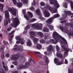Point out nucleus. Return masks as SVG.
Segmentation results:
<instances>
[{
    "instance_id": "1",
    "label": "nucleus",
    "mask_w": 73,
    "mask_h": 73,
    "mask_svg": "<svg viewBox=\"0 0 73 73\" xmlns=\"http://www.w3.org/2000/svg\"><path fill=\"white\" fill-rule=\"evenodd\" d=\"M52 37L55 39V40L52 39H51L49 40V42L50 43H53L54 44H57L58 42V41L59 40H61L60 44H61L62 47V49L64 50V56H67L68 54V52H69V49H66L64 44H67V42L66 40L63 38L61 36L58 35L56 31L54 32L52 34Z\"/></svg>"
},
{
    "instance_id": "2",
    "label": "nucleus",
    "mask_w": 73,
    "mask_h": 73,
    "mask_svg": "<svg viewBox=\"0 0 73 73\" xmlns=\"http://www.w3.org/2000/svg\"><path fill=\"white\" fill-rule=\"evenodd\" d=\"M49 1L50 4H53V5H54L55 8L54 7H53L52 8L49 6V5H45L46 8L48 9L50 11L51 13H56L57 12V9L59 7H60V5H59V4H58L57 1L54 2V0H49Z\"/></svg>"
},
{
    "instance_id": "3",
    "label": "nucleus",
    "mask_w": 73,
    "mask_h": 73,
    "mask_svg": "<svg viewBox=\"0 0 73 73\" xmlns=\"http://www.w3.org/2000/svg\"><path fill=\"white\" fill-rule=\"evenodd\" d=\"M60 29L62 32L64 31V32L66 33L67 34H68L69 36L73 37V30L72 29H70L69 31L68 28L65 27L64 28L62 26H60Z\"/></svg>"
},
{
    "instance_id": "4",
    "label": "nucleus",
    "mask_w": 73,
    "mask_h": 73,
    "mask_svg": "<svg viewBox=\"0 0 73 73\" xmlns=\"http://www.w3.org/2000/svg\"><path fill=\"white\" fill-rule=\"evenodd\" d=\"M53 17H51L45 21V23L47 27H49L50 30V31H52V30L54 28V26L52 25H51L49 24H52L53 22Z\"/></svg>"
},
{
    "instance_id": "5",
    "label": "nucleus",
    "mask_w": 73,
    "mask_h": 73,
    "mask_svg": "<svg viewBox=\"0 0 73 73\" xmlns=\"http://www.w3.org/2000/svg\"><path fill=\"white\" fill-rule=\"evenodd\" d=\"M11 20L13 23L11 24V26L14 28H16L17 26H18L20 24V22L19 21V19L17 18H12Z\"/></svg>"
},
{
    "instance_id": "6",
    "label": "nucleus",
    "mask_w": 73,
    "mask_h": 73,
    "mask_svg": "<svg viewBox=\"0 0 73 73\" xmlns=\"http://www.w3.org/2000/svg\"><path fill=\"white\" fill-rule=\"evenodd\" d=\"M30 37L33 40L34 43L35 44H36L37 41H38V39L35 37L33 36H35V33L34 31H30L29 32Z\"/></svg>"
},
{
    "instance_id": "7",
    "label": "nucleus",
    "mask_w": 73,
    "mask_h": 73,
    "mask_svg": "<svg viewBox=\"0 0 73 73\" xmlns=\"http://www.w3.org/2000/svg\"><path fill=\"white\" fill-rule=\"evenodd\" d=\"M65 14H64L63 15L62 18H60V20L62 21L63 19L64 20L65 18H66L67 16V14H68L69 16H71V18H72L73 17V13H71V12L70 11H66L65 13Z\"/></svg>"
},
{
    "instance_id": "8",
    "label": "nucleus",
    "mask_w": 73,
    "mask_h": 73,
    "mask_svg": "<svg viewBox=\"0 0 73 73\" xmlns=\"http://www.w3.org/2000/svg\"><path fill=\"white\" fill-rule=\"evenodd\" d=\"M15 38L17 40H18L16 42V43L17 44L21 43V45H23V44H24V43H25V40L21 38L19 36H16L15 37Z\"/></svg>"
},
{
    "instance_id": "9",
    "label": "nucleus",
    "mask_w": 73,
    "mask_h": 73,
    "mask_svg": "<svg viewBox=\"0 0 73 73\" xmlns=\"http://www.w3.org/2000/svg\"><path fill=\"white\" fill-rule=\"evenodd\" d=\"M33 27L35 28L37 30H41L42 29V27L40 26H42V24L41 23L34 24L33 25Z\"/></svg>"
},
{
    "instance_id": "10",
    "label": "nucleus",
    "mask_w": 73,
    "mask_h": 73,
    "mask_svg": "<svg viewBox=\"0 0 73 73\" xmlns=\"http://www.w3.org/2000/svg\"><path fill=\"white\" fill-rule=\"evenodd\" d=\"M13 49L14 50H17L18 52H21L23 50V46H20L17 48V46L15 45Z\"/></svg>"
},
{
    "instance_id": "11",
    "label": "nucleus",
    "mask_w": 73,
    "mask_h": 73,
    "mask_svg": "<svg viewBox=\"0 0 73 73\" xmlns=\"http://www.w3.org/2000/svg\"><path fill=\"white\" fill-rule=\"evenodd\" d=\"M8 10L11 12L12 14L14 16L16 15V13L18 11L17 9H15V8H13L12 9L11 8L9 7Z\"/></svg>"
},
{
    "instance_id": "12",
    "label": "nucleus",
    "mask_w": 73,
    "mask_h": 73,
    "mask_svg": "<svg viewBox=\"0 0 73 73\" xmlns=\"http://www.w3.org/2000/svg\"><path fill=\"white\" fill-rule=\"evenodd\" d=\"M53 46L51 45H49L47 48V50L48 52H54Z\"/></svg>"
},
{
    "instance_id": "13",
    "label": "nucleus",
    "mask_w": 73,
    "mask_h": 73,
    "mask_svg": "<svg viewBox=\"0 0 73 73\" xmlns=\"http://www.w3.org/2000/svg\"><path fill=\"white\" fill-rule=\"evenodd\" d=\"M18 56L19 54H16L15 55H12L11 58V60H13L14 61H15L19 57H18Z\"/></svg>"
},
{
    "instance_id": "14",
    "label": "nucleus",
    "mask_w": 73,
    "mask_h": 73,
    "mask_svg": "<svg viewBox=\"0 0 73 73\" xmlns=\"http://www.w3.org/2000/svg\"><path fill=\"white\" fill-rule=\"evenodd\" d=\"M44 11L43 13L45 15L44 17H49L50 16V13H49V12L46 10H44Z\"/></svg>"
},
{
    "instance_id": "15",
    "label": "nucleus",
    "mask_w": 73,
    "mask_h": 73,
    "mask_svg": "<svg viewBox=\"0 0 73 73\" xmlns=\"http://www.w3.org/2000/svg\"><path fill=\"white\" fill-rule=\"evenodd\" d=\"M5 17L6 19H9V12L7 11H5Z\"/></svg>"
},
{
    "instance_id": "16",
    "label": "nucleus",
    "mask_w": 73,
    "mask_h": 73,
    "mask_svg": "<svg viewBox=\"0 0 73 73\" xmlns=\"http://www.w3.org/2000/svg\"><path fill=\"white\" fill-rule=\"evenodd\" d=\"M4 48H5V46L4 45H2L1 46L0 50L1 52H2V54H4L5 53L4 52H3Z\"/></svg>"
},
{
    "instance_id": "17",
    "label": "nucleus",
    "mask_w": 73,
    "mask_h": 73,
    "mask_svg": "<svg viewBox=\"0 0 73 73\" xmlns=\"http://www.w3.org/2000/svg\"><path fill=\"white\" fill-rule=\"evenodd\" d=\"M44 60H45V63L46 64H44V65H46V64H49V61H48V58L46 56H45L44 57Z\"/></svg>"
},
{
    "instance_id": "18",
    "label": "nucleus",
    "mask_w": 73,
    "mask_h": 73,
    "mask_svg": "<svg viewBox=\"0 0 73 73\" xmlns=\"http://www.w3.org/2000/svg\"><path fill=\"white\" fill-rule=\"evenodd\" d=\"M30 60L29 61V62H27L25 63V66L26 68H28V66H29L30 65V62L31 61H32V60H31V58H30Z\"/></svg>"
},
{
    "instance_id": "19",
    "label": "nucleus",
    "mask_w": 73,
    "mask_h": 73,
    "mask_svg": "<svg viewBox=\"0 0 73 73\" xmlns=\"http://www.w3.org/2000/svg\"><path fill=\"white\" fill-rule=\"evenodd\" d=\"M22 68H25V67L22 64H21L19 65V67H17V69L18 70H20V69H21Z\"/></svg>"
},
{
    "instance_id": "20",
    "label": "nucleus",
    "mask_w": 73,
    "mask_h": 73,
    "mask_svg": "<svg viewBox=\"0 0 73 73\" xmlns=\"http://www.w3.org/2000/svg\"><path fill=\"white\" fill-rule=\"evenodd\" d=\"M64 64V61L63 60H61V61L59 62H57V63H56V64L57 65H61V64Z\"/></svg>"
},
{
    "instance_id": "21",
    "label": "nucleus",
    "mask_w": 73,
    "mask_h": 73,
    "mask_svg": "<svg viewBox=\"0 0 73 73\" xmlns=\"http://www.w3.org/2000/svg\"><path fill=\"white\" fill-rule=\"evenodd\" d=\"M36 47L38 49H40L42 48V46L40 44L38 43L36 45Z\"/></svg>"
},
{
    "instance_id": "22",
    "label": "nucleus",
    "mask_w": 73,
    "mask_h": 73,
    "mask_svg": "<svg viewBox=\"0 0 73 73\" xmlns=\"http://www.w3.org/2000/svg\"><path fill=\"white\" fill-rule=\"evenodd\" d=\"M36 13L38 14V15L40 16L41 15V13H40V9H38L36 11Z\"/></svg>"
},
{
    "instance_id": "23",
    "label": "nucleus",
    "mask_w": 73,
    "mask_h": 73,
    "mask_svg": "<svg viewBox=\"0 0 73 73\" xmlns=\"http://www.w3.org/2000/svg\"><path fill=\"white\" fill-rule=\"evenodd\" d=\"M27 44L28 46H31L32 45V43L31 41L29 39L27 42Z\"/></svg>"
},
{
    "instance_id": "24",
    "label": "nucleus",
    "mask_w": 73,
    "mask_h": 73,
    "mask_svg": "<svg viewBox=\"0 0 73 73\" xmlns=\"http://www.w3.org/2000/svg\"><path fill=\"white\" fill-rule=\"evenodd\" d=\"M43 31L45 32H48L49 31V29L46 27H45L43 29Z\"/></svg>"
},
{
    "instance_id": "25",
    "label": "nucleus",
    "mask_w": 73,
    "mask_h": 73,
    "mask_svg": "<svg viewBox=\"0 0 73 73\" xmlns=\"http://www.w3.org/2000/svg\"><path fill=\"white\" fill-rule=\"evenodd\" d=\"M37 34L38 35L40 36L41 37L44 36V34H43V33H41V32H38L37 33Z\"/></svg>"
},
{
    "instance_id": "26",
    "label": "nucleus",
    "mask_w": 73,
    "mask_h": 73,
    "mask_svg": "<svg viewBox=\"0 0 73 73\" xmlns=\"http://www.w3.org/2000/svg\"><path fill=\"white\" fill-rule=\"evenodd\" d=\"M56 56L58 57H60V58H62L63 57L61 53L57 54Z\"/></svg>"
},
{
    "instance_id": "27",
    "label": "nucleus",
    "mask_w": 73,
    "mask_h": 73,
    "mask_svg": "<svg viewBox=\"0 0 73 73\" xmlns=\"http://www.w3.org/2000/svg\"><path fill=\"white\" fill-rule=\"evenodd\" d=\"M60 17V15L58 14H57L54 15L53 17H53V20H54V18H57V17Z\"/></svg>"
},
{
    "instance_id": "28",
    "label": "nucleus",
    "mask_w": 73,
    "mask_h": 73,
    "mask_svg": "<svg viewBox=\"0 0 73 73\" xmlns=\"http://www.w3.org/2000/svg\"><path fill=\"white\" fill-rule=\"evenodd\" d=\"M27 14L30 17H33V14H32V13H31V12L28 11Z\"/></svg>"
},
{
    "instance_id": "29",
    "label": "nucleus",
    "mask_w": 73,
    "mask_h": 73,
    "mask_svg": "<svg viewBox=\"0 0 73 73\" xmlns=\"http://www.w3.org/2000/svg\"><path fill=\"white\" fill-rule=\"evenodd\" d=\"M8 21H7V20L6 19H5L4 21V25L5 26H7V25H8Z\"/></svg>"
},
{
    "instance_id": "30",
    "label": "nucleus",
    "mask_w": 73,
    "mask_h": 73,
    "mask_svg": "<svg viewBox=\"0 0 73 73\" xmlns=\"http://www.w3.org/2000/svg\"><path fill=\"white\" fill-rule=\"evenodd\" d=\"M17 7H18L19 8L22 7V3L20 2H19V3L18 4L17 3Z\"/></svg>"
},
{
    "instance_id": "31",
    "label": "nucleus",
    "mask_w": 73,
    "mask_h": 73,
    "mask_svg": "<svg viewBox=\"0 0 73 73\" xmlns=\"http://www.w3.org/2000/svg\"><path fill=\"white\" fill-rule=\"evenodd\" d=\"M40 43L41 44H44V43H45L46 41L43 39H40Z\"/></svg>"
},
{
    "instance_id": "32",
    "label": "nucleus",
    "mask_w": 73,
    "mask_h": 73,
    "mask_svg": "<svg viewBox=\"0 0 73 73\" xmlns=\"http://www.w3.org/2000/svg\"><path fill=\"white\" fill-rule=\"evenodd\" d=\"M3 67L4 68L5 71H7V70H8V66H7L5 67L4 65H3Z\"/></svg>"
},
{
    "instance_id": "33",
    "label": "nucleus",
    "mask_w": 73,
    "mask_h": 73,
    "mask_svg": "<svg viewBox=\"0 0 73 73\" xmlns=\"http://www.w3.org/2000/svg\"><path fill=\"white\" fill-rule=\"evenodd\" d=\"M21 1H22L24 4H26L28 3V0H21Z\"/></svg>"
},
{
    "instance_id": "34",
    "label": "nucleus",
    "mask_w": 73,
    "mask_h": 73,
    "mask_svg": "<svg viewBox=\"0 0 73 73\" xmlns=\"http://www.w3.org/2000/svg\"><path fill=\"white\" fill-rule=\"evenodd\" d=\"M54 61L55 64H56L58 61V60L57 58H55L54 59Z\"/></svg>"
},
{
    "instance_id": "35",
    "label": "nucleus",
    "mask_w": 73,
    "mask_h": 73,
    "mask_svg": "<svg viewBox=\"0 0 73 73\" xmlns=\"http://www.w3.org/2000/svg\"><path fill=\"white\" fill-rule=\"evenodd\" d=\"M12 63L14 65H17L18 64H19V63H18V62L17 61L16 62H12Z\"/></svg>"
},
{
    "instance_id": "36",
    "label": "nucleus",
    "mask_w": 73,
    "mask_h": 73,
    "mask_svg": "<svg viewBox=\"0 0 73 73\" xmlns=\"http://www.w3.org/2000/svg\"><path fill=\"white\" fill-rule=\"evenodd\" d=\"M21 57V58L22 59L23 61H25V57L24 56H20Z\"/></svg>"
},
{
    "instance_id": "37",
    "label": "nucleus",
    "mask_w": 73,
    "mask_h": 73,
    "mask_svg": "<svg viewBox=\"0 0 73 73\" xmlns=\"http://www.w3.org/2000/svg\"><path fill=\"white\" fill-rule=\"evenodd\" d=\"M63 6V7H64L65 8H67L68 7V6H67V4L66 3H64Z\"/></svg>"
},
{
    "instance_id": "38",
    "label": "nucleus",
    "mask_w": 73,
    "mask_h": 73,
    "mask_svg": "<svg viewBox=\"0 0 73 73\" xmlns=\"http://www.w3.org/2000/svg\"><path fill=\"white\" fill-rule=\"evenodd\" d=\"M3 43H4V45H6V46H7V45L8 44V42H6V41H5V40H4L3 41Z\"/></svg>"
},
{
    "instance_id": "39",
    "label": "nucleus",
    "mask_w": 73,
    "mask_h": 73,
    "mask_svg": "<svg viewBox=\"0 0 73 73\" xmlns=\"http://www.w3.org/2000/svg\"><path fill=\"white\" fill-rule=\"evenodd\" d=\"M36 19L35 18H33L30 21L31 23H32V22H34V21H36Z\"/></svg>"
},
{
    "instance_id": "40",
    "label": "nucleus",
    "mask_w": 73,
    "mask_h": 73,
    "mask_svg": "<svg viewBox=\"0 0 73 73\" xmlns=\"http://www.w3.org/2000/svg\"><path fill=\"white\" fill-rule=\"evenodd\" d=\"M9 55L10 54L9 53H7L5 54V57L7 58H8L9 57Z\"/></svg>"
},
{
    "instance_id": "41",
    "label": "nucleus",
    "mask_w": 73,
    "mask_h": 73,
    "mask_svg": "<svg viewBox=\"0 0 73 73\" xmlns=\"http://www.w3.org/2000/svg\"><path fill=\"white\" fill-rule=\"evenodd\" d=\"M56 48L58 52V50H60V48H59V47L58 45H56Z\"/></svg>"
},
{
    "instance_id": "42",
    "label": "nucleus",
    "mask_w": 73,
    "mask_h": 73,
    "mask_svg": "<svg viewBox=\"0 0 73 73\" xmlns=\"http://www.w3.org/2000/svg\"><path fill=\"white\" fill-rule=\"evenodd\" d=\"M24 17H25V18H26V19L27 20H29V17H28L27 16L25 15L24 16Z\"/></svg>"
},
{
    "instance_id": "43",
    "label": "nucleus",
    "mask_w": 73,
    "mask_h": 73,
    "mask_svg": "<svg viewBox=\"0 0 73 73\" xmlns=\"http://www.w3.org/2000/svg\"><path fill=\"white\" fill-rule=\"evenodd\" d=\"M30 28V26H27L25 28V30H27L28 29H29Z\"/></svg>"
},
{
    "instance_id": "44",
    "label": "nucleus",
    "mask_w": 73,
    "mask_h": 73,
    "mask_svg": "<svg viewBox=\"0 0 73 73\" xmlns=\"http://www.w3.org/2000/svg\"><path fill=\"white\" fill-rule=\"evenodd\" d=\"M0 6L1 7V9H3V7H4V5L0 4Z\"/></svg>"
},
{
    "instance_id": "45",
    "label": "nucleus",
    "mask_w": 73,
    "mask_h": 73,
    "mask_svg": "<svg viewBox=\"0 0 73 73\" xmlns=\"http://www.w3.org/2000/svg\"><path fill=\"white\" fill-rule=\"evenodd\" d=\"M40 4L41 6H44V5H45V3L43 2L40 3Z\"/></svg>"
},
{
    "instance_id": "46",
    "label": "nucleus",
    "mask_w": 73,
    "mask_h": 73,
    "mask_svg": "<svg viewBox=\"0 0 73 73\" xmlns=\"http://www.w3.org/2000/svg\"><path fill=\"white\" fill-rule=\"evenodd\" d=\"M5 58V56L4 54H1V59H4Z\"/></svg>"
},
{
    "instance_id": "47",
    "label": "nucleus",
    "mask_w": 73,
    "mask_h": 73,
    "mask_svg": "<svg viewBox=\"0 0 73 73\" xmlns=\"http://www.w3.org/2000/svg\"><path fill=\"white\" fill-rule=\"evenodd\" d=\"M12 28L11 27H9L7 29V31H10V30H11L12 29Z\"/></svg>"
},
{
    "instance_id": "48",
    "label": "nucleus",
    "mask_w": 73,
    "mask_h": 73,
    "mask_svg": "<svg viewBox=\"0 0 73 73\" xmlns=\"http://www.w3.org/2000/svg\"><path fill=\"white\" fill-rule=\"evenodd\" d=\"M36 56L38 58H42V56L40 55H36Z\"/></svg>"
},
{
    "instance_id": "49",
    "label": "nucleus",
    "mask_w": 73,
    "mask_h": 73,
    "mask_svg": "<svg viewBox=\"0 0 73 73\" xmlns=\"http://www.w3.org/2000/svg\"><path fill=\"white\" fill-rule=\"evenodd\" d=\"M30 9L31 10V11H34L35 10V9L33 7H32L30 8Z\"/></svg>"
},
{
    "instance_id": "50",
    "label": "nucleus",
    "mask_w": 73,
    "mask_h": 73,
    "mask_svg": "<svg viewBox=\"0 0 73 73\" xmlns=\"http://www.w3.org/2000/svg\"><path fill=\"white\" fill-rule=\"evenodd\" d=\"M32 6H35V3L34 1L33 3H32Z\"/></svg>"
},
{
    "instance_id": "51",
    "label": "nucleus",
    "mask_w": 73,
    "mask_h": 73,
    "mask_svg": "<svg viewBox=\"0 0 73 73\" xmlns=\"http://www.w3.org/2000/svg\"><path fill=\"white\" fill-rule=\"evenodd\" d=\"M39 19H40V20H42L43 19V20H45V18H43V17H39Z\"/></svg>"
},
{
    "instance_id": "52",
    "label": "nucleus",
    "mask_w": 73,
    "mask_h": 73,
    "mask_svg": "<svg viewBox=\"0 0 73 73\" xmlns=\"http://www.w3.org/2000/svg\"><path fill=\"white\" fill-rule=\"evenodd\" d=\"M35 53H36V54H40V53L39 52H35Z\"/></svg>"
},
{
    "instance_id": "53",
    "label": "nucleus",
    "mask_w": 73,
    "mask_h": 73,
    "mask_svg": "<svg viewBox=\"0 0 73 73\" xmlns=\"http://www.w3.org/2000/svg\"><path fill=\"white\" fill-rule=\"evenodd\" d=\"M0 73H6L5 72H4V71L3 70H1V71L0 72Z\"/></svg>"
},
{
    "instance_id": "54",
    "label": "nucleus",
    "mask_w": 73,
    "mask_h": 73,
    "mask_svg": "<svg viewBox=\"0 0 73 73\" xmlns=\"http://www.w3.org/2000/svg\"><path fill=\"white\" fill-rule=\"evenodd\" d=\"M68 73H73V71L72 72L70 70H68Z\"/></svg>"
},
{
    "instance_id": "55",
    "label": "nucleus",
    "mask_w": 73,
    "mask_h": 73,
    "mask_svg": "<svg viewBox=\"0 0 73 73\" xmlns=\"http://www.w3.org/2000/svg\"><path fill=\"white\" fill-rule=\"evenodd\" d=\"M43 37L44 38H47V36H46V35H44Z\"/></svg>"
},
{
    "instance_id": "56",
    "label": "nucleus",
    "mask_w": 73,
    "mask_h": 73,
    "mask_svg": "<svg viewBox=\"0 0 73 73\" xmlns=\"http://www.w3.org/2000/svg\"><path fill=\"white\" fill-rule=\"evenodd\" d=\"M12 39L11 38H10L9 39V41L10 42V43H11L12 42Z\"/></svg>"
},
{
    "instance_id": "57",
    "label": "nucleus",
    "mask_w": 73,
    "mask_h": 73,
    "mask_svg": "<svg viewBox=\"0 0 73 73\" xmlns=\"http://www.w3.org/2000/svg\"><path fill=\"white\" fill-rule=\"evenodd\" d=\"M65 64H68V61L66 59L65 60Z\"/></svg>"
},
{
    "instance_id": "58",
    "label": "nucleus",
    "mask_w": 73,
    "mask_h": 73,
    "mask_svg": "<svg viewBox=\"0 0 73 73\" xmlns=\"http://www.w3.org/2000/svg\"><path fill=\"white\" fill-rule=\"evenodd\" d=\"M14 32H15V30H13V31H12L11 33L12 34H13L14 33Z\"/></svg>"
},
{
    "instance_id": "59",
    "label": "nucleus",
    "mask_w": 73,
    "mask_h": 73,
    "mask_svg": "<svg viewBox=\"0 0 73 73\" xmlns=\"http://www.w3.org/2000/svg\"><path fill=\"white\" fill-rule=\"evenodd\" d=\"M66 21V20H64V21H62L60 23H65Z\"/></svg>"
},
{
    "instance_id": "60",
    "label": "nucleus",
    "mask_w": 73,
    "mask_h": 73,
    "mask_svg": "<svg viewBox=\"0 0 73 73\" xmlns=\"http://www.w3.org/2000/svg\"><path fill=\"white\" fill-rule=\"evenodd\" d=\"M2 18V17L1 16H0V23L1 22V18Z\"/></svg>"
},
{
    "instance_id": "61",
    "label": "nucleus",
    "mask_w": 73,
    "mask_h": 73,
    "mask_svg": "<svg viewBox=\"0 0 73 73\" xmlns=\"http://www.w3.org/2000/svg\"><path fill=\"white\" fill-rule=\"evenodd\" d=\"M12 73H18V71H16L14 72H12Z\"/></svg>"
},
{
    "instance_id": "62",
    "label": "nucleus",
    "mask_w": 73,
    "mask_h": 73,
    "mask_svg": "<svg viewBox=\"0 0 73 73\" xmlns=\"http://www.w3.org/2000/svg\"><path fill=\"white\" fill-rule=\"evenodd\" d=\"M52 55V54H48V56H51V55Z\"/></svg>"
},
{
    "instance_id": "63",
    "label": "nucleus",
    "mask_w": 73,
    "mask_h": 73,
    "mask_svg": "<svg viewBox=\"0 0 73 73\" xmlns=\"http://www.w3.org/2000/svg\"><path fill=\"white\" fill-rule=\"evenodd\" d=\"M70 4H71H71H72V5H73V2H71L70 3Z\"/></svg>"
},
{
    "instance_id": "64",
    "label": "nucleus",
    "mask_w": 73,
    "mask_h": 73,
    "mask_svg": "<svg viewBox=\"0 0 73 73\" xmlns=\"http://www.w3.org/2000/svg\"><path fill=\"white\" fill-rule=\"evenodd\" d=\"M23 12L24 13H25V10H24V9L23 10Z\"/></svg>"
}]
</instances>
